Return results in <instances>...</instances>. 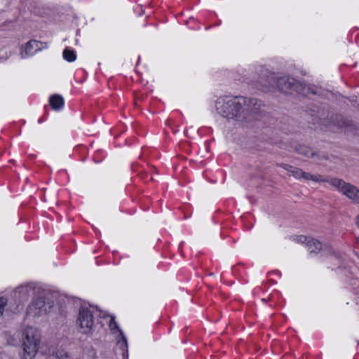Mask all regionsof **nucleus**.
I'll return each instance as SVG.
<instances>
[{"mask_svg":"<svg viewBox=\"0 0 359 359\" xmlns=\"http://www.w3.org/2000/svg\"><path fill=\"white\" fill-rule=\"evenodd\" d=\"M261 107V101L252 97L219 98L216 102V110L222 116L246 123L256 118Z\"/></svg>","mask_w":359,"mask_h":359,"instance_id":"obj_1","label":"nucleus"},{"mask_svg":"<svg viewBox=\"0 0 359 359\" xmlns=\"http://www.w3.org/2000/svg\"><path fill=\"white\" fill-rule=\"evenodd\" d=\"M276 89H278V91L287 95L297 93L306 96L309 94L316 93V89L315 87L307 86L299 81L287 76L277 77Z\"/></svg>","mask_w":359,"mask_h":359,"instance_id":"obj_2","label":"nucleus"},{"mask_svg":"<svg viewBox=\"0 0 359 359\" xmlns=\"http://www.w3.org/2000/svg\"><path fill=\"white\" fill-rule=\"evenodd\" d=\"M22 359H33L36 355L41 342V334L34 327L27 326L22 331Z\"/></svg>","mask_w":359,"mask_h":359,"instance_id":"obj_3","label":"nucleus"},{"mask_svg":"<svg viewBox=\"0 0 359 359\" xmlns=\"http://www.w3.org/2000/svg\"><path fill=\"white\" fill-rule=\"evenodd\" d=\"M278 76L269 69L260 67L252 77L253 86L263 92H271L276 89Z\"/></svg>","mask_w":359,"mask_h":359,"instance_id":"obj_4","label":"nucleus"},{"mask_svg":"<svg viewBox=\"0 0 359 359\" xmlns=\"http://www.w3.org/2000/svg\"><path fill=\"white\" fill-rule=\"evenodd\" d=\"M327 183L353 203L359 205V189L354 184L336 177H330Z\"/></svg>","mask_w":359,"mask_h":359,"instance_id":"obj_5","label":"nucleus"},{"mask_svg":"<svg viewBox=\"0 0 359 359\" xmlns=\"http://www.w3.org/2000/svg\"><path fill=\"white\" fill-rule=\"evenodd\" d=\"M53 306V302L48 297H40L28 307L27 312L33 316H39L47 313Z\"/></svg>","mask_w":359,"mask_h":359,"instance_id":"obj_6","label":"nucleus"},{"mask_svg":"<svg viewBox=\"0 0 359 359\" xmlns=\"http://www.w3.org/2000/svg\"><path fill=\"white\" fill-rule=\"evenodd\" d=\"M320 121L321 123L330 130H334V128H341L345 133H350L355 130V127L351 121L340 116H335L334 118L332 117V121H327L324 118H320Z\"/></svg>","mask_w":359,"mask_h":359,"instance_id":"obj_7","label":"nucleus"},{"mask_svg":"<svg viewBox=\"0 0 359 359\" xmlns=\"http://www.w3.org/2000/svg\"><path fill=\"white\" fill-rule=\"evenodd\" d=\"M77 323L81 332L88 333L93 325V312L88 308H81L79 311Z\"/></svg>","mask_w":359,"mask_h":359,"instance_id":"obj_8","label":"nucleus"},{"mask_svg":"<svg viewBox=\"0 0 359 359\" xmlns=\"http://www.w3.org/2000/svg\"><path fill=\"white\" fill-rule=\"evenodd\" d=\"M329 177H325L324 176L317 174L313 175L310 172H306L302 170V174L300 176V180H304L305 181H313L315 182H327Z\"/></svg>","mask_w":359,"mask_h":359,"instance_id":"obj_9","label":"nucleus"},{"mask_svg":"<svg viewBox=\"0 0 359 359\" xmlns=\"http://www.w3.org/2000/svg\"><path fill=\"white\" fill-rule=\"evenodd\" d=\"M39 44L40 42L34 40L27 43L25 50L21 53L22 57H24L27 55H32L39 50L40 49Z\"/></svg>","mask_w":359,"mask_h":359,"instance_id":"obj_10","label":"nucleus"},{"mask_svg":"<svg viewBox=\"0 0 359 359\" xmlns=\"http://www.w3.org/2000/svg\"><path fill=\"white\" fill-rule=\"evenodd\" d=\"M109 325L114 332H117L118 333V337H120L121 339H118V342L121 343V340L122 344L125 346L126 348H127V339L123 335V332L119 330V327H118L115 321V319L113 316H110Z\"/></svg>","mask_w":359,"mask_h":359,"instance_id":"obj_11","label":"nucleus"},{"mask_svg":"<svg viewBox=\"0 0 359 359\" xmlns=\"http://www.w3.org/2000/svg\"><path fill=\"white\" fill-rule=\"evenodd\" d=\"M295 151L299 154L304 156L307 158H314L315 150L306 146H298L295 148Z\"/></svg>","mask_w":359,"mask_h":359,"instance_id":"obj_12","label":"nucleus"},{"mask_svg":"<svg viewBox=\"0 0 359 359\" xmlns=\"http://www.w3.org/2000/svg\"><path fill=\"white\" fill-rule=\"evenodd\" d=\"M49 102L53 109H59L64 105V100L59 95H52L49 99Z\"/></svg>","mask_w":359,"mask_h":359,"instance_id":"obj_13","label":"nucleus"},{"mask_svg":"<svg viewBox=\"0 0 359 359\" xmlns=\"http://www.w3.org/2000/svg\"><path fill=\"white\" fill-rule=\"evenodd\" d=\"M306 245L311 252H315L317 250H320L322 246L320 242L314 239H310L308 241Z\"/></svg>","mask_w":359,"mask_h":359,"instance_id":"obj_14","label":"nucleus"},{"mask_svg":"<svg viewBox=\"0 0 359 359\" xmlns=\"http://www.w3.org/2000/svg\"><path fill=\"white\" fill-rule=\"evenodd\" d=\"M63 57L68 62H73L76 59V55L73 50L65 48L63 51Z\"/></svg>","mask_w":359,"mask_h":359,"instance_id":"obj_15","label":"nucleus"},{"mask_svg":"<svg viewBox=\"0 0 359 359\" xmlns=\"http://www.w3.org/2000/svg\"><path fill=\"white\" fill-rule=\"evenodd\" d=\"M313 159H316L318 161H327L329 159V157L326 154L315 150Z\"/></svg>","mask_w":359,"mask_h":359,"instance_id":"obj_16","label":"nucleus"},{"mask_svg":"<svg viewBox=\"0 0 359 359\" xmlns=\"http://www.w3.org/2000/svg\"><path fill=\"white\" fill-rule=\"evenodd\" d=\"M7 299L1 297H0V317L4 315L5 306L7 305Z\"/></svg>","mask_w":359,"mask_h":359,"instance_id":"obj_17","label":"nucleus"},{"mask_svg":"<svg viewBox=\"0 0 359 359\" xmlns=\"http://www.w3.org/2000/svg\"><path fill=\"white\" fill-rule=\"evenodd\" d=\"M302 169L294 167L292 172H291V176L294 177L297 180H300V176L302 174Z\"/></svg>","mask_w":359,"mask_h":359,"instance_id":"obj_18","label":"nucleus"},{"mask_svg":"<svg viewBox=\"0 0 359 359\" xmlns=\"http://www.w3.org/2000/svg\"><path fill=\"white\" fill-rule=\"evenodd\" d=\"M280 166L283 168L284 170L288 171L289 172L291 173L294 166H292L290 165H288V164H285V163H282V164H280Z\"/></svg>","mask_w":359,"mask_h":359,"instance_id":"obj_19","label":"nucleus"},{"mask_svg":"<svg viewBox=\"0 0 359 359\" xmlns=\"http://www.w3.org/2000/svg\"><path fill=\"white\" fill-rule=\"evenodd\" d=\"M56 357H57V358H58V359H62L64 357H65V358H66V357H67V353H62V352H61V353H60V355H59L58 353H57V354H56Z\"/></svg>","mask_w":359,"mask_h":359,"instance_id":"obj_20","label":"nucleus"},{"mask_svg":"<svg viewBox=\"0 0 359 359\" xmlns=\"http://www.w3.org/2000/svg\"><path fill=\"white\" fill-rule=\"evenodd\" d=\"M298 241L304 243V242L306 241V238L304 236H299V238H298Z\"/></svg>","mask_w":359,"mask_h":359,"instance_id":"obj_21","label":"nucleus"},{"mask_svg":"<svg viewBox=\"0 0 359 359\" xmlns=\"http://www.w3.org/2000/svg\"><path fill=\"white\" fill-rule=\"evenodd\" d=\"M356 224H357V226H358L359 228V215L356 218Z\"/></svg>","mask_w":359,"mask_h":359,"instance_id":"obj_22","label":"nucleus"}]
</instances>
